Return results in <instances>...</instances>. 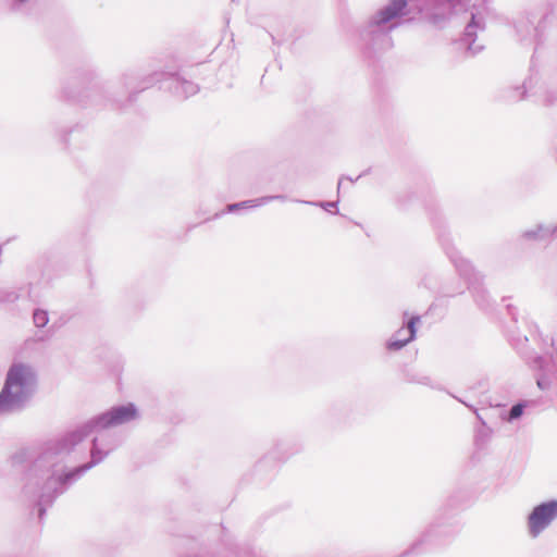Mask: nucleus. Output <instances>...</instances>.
<instances>
[{"label":"nucleus","instance_id":"1","mask_svg":"<svg viewBox=\"0 0 557 557\" xmlns=\"http://www.w3.org/2000/svg\"><path fill=\"white\" fill-rule=\"evenodd\" d=\"M139 411L134 403L115 405L92 417L77 429L48 441L23 473V496L34 505L41 522L47 508L63 495L87 471L99 465L111 451V447L92 438L90 461L69 467L66 458L90 433L126 424L136 420Z\"/></svg>","mask_w":557,"mask_h":557},{"label":"nucleus","instance_id":"2","mask_svg":"<svg viewBox=\"0 0 557 557\" xmlns=\"http://www.w3.org/2000/svg\"><path fill=\"white\" fill-rule=\"evenodd\" d=\"M409 13L408 0H388L371 14L358 29V45L363 54L371 58L389 50L394 46L392 32L403 24Z\"/></svg>","mask_w":557,"mask_h":557},{"label":"nucleus","instance_id":"3","mask_svg":"<svg viewBox=\"0 0 557 557\" xmlns=\"http://www.w3.org/2000/svg\"><path fill=\"white\" fill-rule=\"evenodd\" d=\"M37 385V374L25 363L12 364L5 375L0 392V414L22 411L33 397Z\"/></svg>","mask_w":557,"mask_h":557},{"label":"nucleus","instance_id":"4","mask_svg":"<svg viewBox=\"0 0 557 557\" xmlns=\"http://www.w3.org/2000/svg\"><path fill=\"white\" fill-rule=\"evenodd\" d=\"M545 27V21H539L535 24L533 18L521 17L515 23V28L519 40L522 44H534V52L531 59L530 75L523 81L521 85L507 86L502 88L496 98L498 101L504 103H516L530 97L531 83L534 81V66L535 60L541 54L543 45V30Z\"/></svg>","mask_w":557,"mask_h":557},{"label":"nucleus","instance_id":"5","mask_svg":"<svg viewBox=\"0 0 557 557\" xmlns=\"http://www.w3.org/2000/svg\"><path fill=\"white\" fill-rule=\"evenodd\" d=\"M438 240L446 256L455 265L459 276L466 281L467 287L472 293L476 306L484 311L492 309L493 301L483 286L482 275L475 272L474 268L468 260L459 256V252L455 249L451 243L449 234L441 233L438 235Z\"/></svg>","mask_w":557,"mask_h":557},{"label":"nucleus","instance_id":"6","mask_svg":"<svg viewBox=\"0 0 557 557\" xmlns=\"http://www.w3.org/2000/svg\"><path fill=\"white\" fill-rule=\"evenodd\" d=\"M485 7H473L469 11V20L466 23L461 36L451 41L454 50L460 53L465 59L474 58L481 53L485 46L478 41V33L484 32L486 27Z\"/></svg>","mask_w":557,"mask_h":557},{"label":"nucleus","instance_id":"7","mask_svg":"<svg viewBox=\"0 0 557 557\" xmlns=\"http://www.w3.org/2000/svg\"><path fill=\"white\" fill-rule=\"evenodd\" d=\"M169 77V72L153 71L149 74L141 71L129 70L123 73L121 83L127 91V101L133 102L136 100L138 94L145 89L153 86L157 83H165Z\"/></svg>","mask_w":557,"mask_h":557},{"label":"nucleus","instance_id":"8","mask_svg":"<svg viewBox=\"0 0 557 557\" xmlns=\"http://www.w3.org/2000/svg\"><path fill=\"white\" fill-rule=\"evenodd\" d=\"M530 97H534L545 107L557 104V72L553 69H546L543 74H540L534 69V81L531 83Z\"/></svg>","mask_w":557,"mask_h":557},{"label":"nucleus","instance_id":"9","mask_svg":"<svg viewBox=\"0 0 557 557\" xmlns=\"http://www.w3.org/2000/svg\"><path fill=\"white\" fill-rule=\"evenodd\" d=\"M557 518V499L542 502L535 505L527 518L529 535L539 537Z\"/></svg>","mask_w":557,"mask_h":557},{"label":"nucleus","instance_id":"10","mask_svg":"<svg viewBox=\"0 0 557 557\" xmlns=\"http://www.w3.org/2000/svg\"><path fill=\"white\" fill-rule=\"evenodd\" d=\"M420 321L421 317L419 314H412L408 317V319H405L403 326L386 342V349L389 351H398L414 341L417 337V324L420 323Z\"/></svg>","mask_w":557,"mask_h":557},{"label":"nucleus","instance_id":"11","mask_svg":"<svg viewBox=\"0 0 557 557\" xmlns=\"http://www.w3.org/2000/svg\"><path fill=\"white\" fill-rule=\"evenodd\" d=\"M297 449H290L289 448V441L286 438H282L276 441L273 450L270 453V455L264 456L262 459H260L253 469V474L258 476V480H262V472L265 468L269 466L273 470L274 465L272 462L273 458H287L288 456L296 453Z\"/></svg>","mask_w":557,"mask_h":557},{"label":"nucleus","instance_id":"12","mask_svg":"<svg viewBox=\"0 0 557 557\" xmlns=\"http://www.w3.org/2000/svg\"><path fill=\"white\" fill-rule=\"evenodd\" d=\"M165 88L169 89L174 96L187 99L199 91V86L191 81H188L180 73H170L166 78Z\"/></svg>","mask_w":557,"mask_h":557},{"label":"nucleus","instance_id":"13","mask_svg":"<svg viewBox=\"0 0 557 557\" xmlns=\"http://www.w3.org/2000/svg\"><path fill=\"white\" fill-rule=\"evenodd\" d=\"M102 89L94 86L92 88L85 89L79 92H75L71 87H63L62 94L66 101L76 103L81 107H88L91 104L99 103L102 95Z\"/></svg>","mask_w":557,"mask_h":557},{"label":"nucleus","instance_id":"14","mask_svg":"<svg viewBox=\"0 0 557 557\" xmlns=\"http://www.w3.org/2000/svg\"><path fill=\"white\" fill-rule=\"evenodd\" d=\"M453 397L475 413L480 424L474 430V445L480 449L485 447V445L490 442L492 437L493 430L487 425V423L480 416L478 409L473 405L468 404L467 401L455 395H453Z\"/></svg>","mask_w":557,"mask_h":557},{"label":"nucleus","instance_id":"15","mask_svg":"<svg viewBox=\"0 0 557 557\" xmlns=\"http://www.w3.org/2000/svg\"><path fill=\"white\" fill-rule=\"evenodd\" d=\"M532 367L541 371V373L536 376V385L540 389L546 391L549 388L552 384L550 373L557 374V364L547 363V361L542 356H536L533 360Z\"/></svg>","mask_w":557,"mask_h":557},{"label":"nucleus","instance_id":"16","mask_svg":"<svg viewBox=\"0 0 557 557\" xmlns=\"http://www.w3.org/2000/svg\"><path fill=\"white\" fill-rule=\"evenodd\" d=\"M534 405L533 400H520L513 404L508 410H504L500 412V419L505 422L512 423L519 420L525 409L530 406Z\"/></svg>","mask_w":557,"mask_h":557},{"label":"nucleus","instance_id":"17","mask_svg":"<svg viewBox=\"0 0 557 557\" xmlns=\"http://www.w3.org/2000/svg\"><path fill=\"white\" fill-rule=\"evenodd\" d=\"M554 236V230L544 224H537L535 228L524 231L521 237L525 240L542 242Z\"/></svg>","mask_w":557,"mask_h":557},{"label":"nucleus","instance_id":"18","mask_svg":"<svg viewBox=\"0 0 557 557\" xmlns=\"http://www.w3.org/2000/svg\"><path fill=\"white\" fill-rule=\"evenodd\" d=\"M257 207H259L258 198L228 203L222 211L214 213L212 219H219L225 213H238L240 210L253 209Z\"/></svg>","mask_w":557,"mask_h":557},{"label":"nucleus","instance_id":"19","mask_svg":"<svg viewBox=\"0 0 557 557\" xmlns=\"http://www.w3.org/2000/svg\"><path fill=\"white\" fill-rule=\"evenodd\" d=\"M404 380L407 383L425 385L434 389L440 388L429 375L413 370H406L404 372Z\"/></svg>","mask_w":557,"mask_h":557},{"label":"nucleus","instance_id":"20","mask_svg":"<svg viewBox=\"0 0 557 557\" xmlns=\"http://www.w3.org/2000/svg\"><path fill=\"white\" fill-rule=\"evenodd\" d=\"M33 322L36 327L42 329L49 323V313L46 309L37 308L33 311Z\"/></svg>","mask_w":557,"mask_h":557},{"label":"nucleus","instance_id":"21","mask_svg":"<svg viewBox=\"0 0 557 557\" xmlns=\"http://www.w3.org/2000/svg\"><path fill=\"white\" fill-rule=\"evenodd\" d=\"M228 557H264L262 554H257L251 548H238L236 547H227Z\"/></svg>","mask_w":557,"mask_h":557},{"label":"nucleus","instance_id":"22","mask_svg":"<svg viewBox=\"0 0 557 557\" xmlns=\"http://www.w3.org/2000/svg\"><path fill=\"white\" fill-rule=\"evenodd\" d=\"M302 203L320 207L326 212L338 214L339 210L337 208L338 201H301Z\"/></svg>","mask_w":557,"mask_h":557},{"label":"nucleus","instance_id":"23","mask_svg":"<svg viewBox=\"0 0 557 557\" xmlns=\"http://www.w3.org/2000/svg\"><path fill=\"white\" fill-rule=\"evenodd\" d=\"M438 293L443 297H454V296H456L458 294H462L463 293V287L461 286L460 283H457L456 286H451L449 284H443V285L440 286Z\"/></svg>","mask_w":557,"mask_h":557},{"label":"nucleus","instance_id":"24","mask_svg":"<svg viewBox=\"0 0 557 557\" xmlns=\"http://www.w3.org/2000/svg\"><path fill=\"white\" fill-rule=\"evenodd\" d=\"M280 200V201H286L287 197L285 195H269V196H262L258 198L259 207L264 206L271 201Z\"/></svg>","mask_w":557,"mask_h":557},{"label":"nucleus","instance_id":"25","mask_svg":"<svg viewBox=\"0 0 557 557\" xmlns=\"http://www.w3.org/2000/svg\"><path fill=\"white\" fill-rule=\"evenodd\" d=\"M26 457V453L25 451H20V453H16L13 457H12V462L14 466L21 463L24 461Z\"/></svg>","mask_w":557,"mask_h":557},{"label":"nucleus","instance_id":"26","mask_svg":"<svg viewBox=\"0 0 557 557\" xmlns=\"http://www.w3.org/2000/svg\"><path fill=\"white\" fill-rule=\"evenodd\" d=\"M506 308H507L508 314L511 317V319L513 321H516L517 320V310H516V308L512 305H507Z\"/></svg>","mask_w":557,"mask_h":557},{"label":"nucleus","instance_id":"27","mask_svg":"<svg viewBox=\"0 0 557 557\" xmlns=\"http://www.w3.org/2000/svg\"><path fill=\"white\" fill-rule=\"evenodd\" d=\"M28 0H13L12 1V9L15 10L18 5L27 2Z\"/></svg>","mask_w":557,"mask_h":557},{"label":"nucleus","instance_id":"28","mask_svg":"<svg viewBox=\"0 0 557 557\" xmlns=\"http://www.w3.org/2000/svg\"><path fill=\"white\" fill-rule=\"evenodd\" d=\"M71 132H72V129H70V131L65 132V133L61 136V140L63 141V144H64L65 146H67V136H69V134H70Z\"/></svg>","mask_w":557,"mask_h":557},{"label":"nucleus","instance_id":"29","mask_svg":"<svg viewBox=\"0 0 557 557\" xmlns=\"http://www.w3.org/2000/svg\"><path fill=\"white\" fill-rule=\"evenodd\" d=\"M420 285H423V286H424V287H426V288H432V287H431V285H430V283H429L428 277H423V278L421 280V282H420Z\"/></svg>","mask_w":557,"mask_h":557},{"label":"nucleus","instance_id":"30","mask_svg":"<svg viewBox=\"0 0 557 557\" xmlns=\"http://www.w3.org/2000/svg\"><path fill=\"white\" fill-rule=\"evenodd\" d=\"M219 531H220V528L218 525H213L210 528V533L216 534V533H219Z\"/></svg>","mask_w":557,"mask_h":557},{"label":"nucleus","instance_id":"31","mask_svg":"<svg viewBox=\"0 0 557 557\" xmlns=\"http://www.w3.org/2000/svg\"><path fill=\"white\" fill-rule=\"evenodd\" d=\"M550 230H554V235L557 234V224L555 226H550Z\"/></svg>","mask_w":557,"mask_h":557},{"label":"nucleus","instance_id":"32","mask_svg":"<svg viewBox=\"0 0 557 557\" xmlns=\"http://www.w3.org/2000/svg\"><path fill=\"white\" fill-rule=\"evenodd\" d=\"M345 178H347L348 181H350V183H354V182H355V181H354L351 177H349V176H346Z\"/></svg>","mask_w":557,"mask_h":557},{"label":"nucleus","instance_id":"33","mask_svg":"<svg viewBox=\"0 0 557 557\" xmlns=\"http://www.w3.org/2000/svg\"><path fill=\"white\" fill-rule=\"evenodd\" d=\"M341 186H342V180H339V182H338V186H337L338 190L341 189Z\"/></svg>","mask_w":557,"mask_h":557}]
</instances>
